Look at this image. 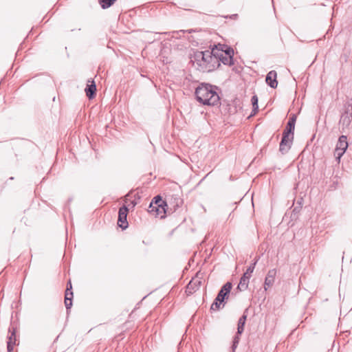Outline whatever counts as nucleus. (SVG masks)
Here are the masks:
<instances>
[{"label":"nucleus","mask_w":352,"mask_h":352,"mask_svg":"<svg viewBox=\"0 0 352 352\" xmlns=\"http://www.w3.org/2000/svg\"><path fill=\"white\" fill-rule=\"evenodd\" d=\"M219 87L207 82H200L195 88V96L198 102L203 105L217 106L221 100L217 93Z\"/></svg>","instance_id":"obj_1"},{"label":"nucleus","mask_w":352,"mask_h":352,"mask_svg":"<svg viewBox=\"0 0 352 352\" xmlns=\"http://www.w3.org/2000/svg\"><path fill=\"white\" fill-rule=\"evenodd\" d=\"M344 111L341 114L339 124L342 131L352 129V99L348 100L344 104Z\"/></svg>","instance_id":"obj_2"},{"label":"nucleus","mask_w":352,"mask_h":352,"mask_svg":"<svg viewBox=\"0 0 352 352\" xmlns=\"http://www.w3.org/2000/svg\"><path fill=\"white\" fill-rule=\"evenodd\" d=\"M214 54L209 50H206L205 60L202 63L201 71L203 72H210L220 67L218 60L214 57Z\"/></svg>","instance_id":"obj_3"},{"label":"nucleus","mask_w":352,"mask_h":352,"mask_svg":"<svg viewBox=\"0 0 352 352\" xmlns=\"http://www.w3.org/2000/svg\"><path fill=\"white\" fill-rule=\"evenodd\" d=\"M259 260V257H256L254 261L251 265L248 267L246 272L243 274L241 278H240L239 283L237 286V289L240 291H244L248 289L250 278L252 276V274L253 273L255 266Z\"/></svg>","instance_id":"obj_4"},{"label":"nucleus","mask_w":352,"mask_h":352,"mask_svg":"<svg viewBox=\"0 0 352 352\" xmlns=\"http://www.w3.org/2000/svg\"><path fill=\"white\" fill-rule=\"evenodd\" d=\"M247 320V315L245 314V311L243 314L239 318L237 324V331L236 335L234 336L232 341V344L231 346V352H235L236 349L238 346L239 342L240 341V336L244 331L245 324Z\"/></svg>","instance_id":"obj_5"},{"label":"nucleus","mask_w":352,"mask_h":352,"mask_svg":"<svg viewBox=\"0 0 352 352\" xmlns=\"http://www.w3.org/2000/svg\"><path fill=\"white\" fill-rule=\"evenodd\" d=\"M348 146L346 136L344 135H341L338 139L335 149V155L338 160H340L341 157L344 155L348 148Z\"/></svg>","instance_id":"obj_6"},{"label":"nucleus","mask_w":352,"mask_h":352,"mask_svg":"<svg viewBox=\"0 0 352 352\" xmlns=\"http://www.w3.org/2000/svg\"><path fill=\"white\" fill-rule=\"evenodd\" d=\"M128 213L129 208L126 206L123 205L119 208L118 226L122 228V230H126L129 227V223L127 221Z\"/></svg>","instance_id":"obj_7"},{"label":"nucleus","mask_w":352,"mask_h":352,"mask_svg":"<svg viewBox=\"0 0 352 352\" xmlns=\"http://www.w3.org/2000/svg\"><path fill=\"white\" fill-rule=\"evenodd\" d=\"M219 106V110L223 116H230L234 114L237 111L236 107L233 104L227 100L219 101L218 104Z\"/></svg>","instance_id":"obj_8"},{"label":"nucleus","mask_w":352,"mask_h":352,"mask_svg":"<svg viewBox=\"0 0 352 352\" xmlns=\"http://www.w3.org/2000/svg\"><path fill=\"white\" fill-rule=\"evenodd\" d=\"M168 206H162V205L154 206L150 204L148 208V212L156 217L164 219L168 212Z\"/></svg>","instance_id":"obj_9"},{"label":"nucleus","mask_w":352,"mask_h":352,"mask_svg":"<svg viewBox=\"0 0 352 352\" xmlns=\"http://www.w3.org/2000/svg\"><path fill=\"white\" fill-rule=\"evenodd\" d=\"M232 288V285L230 282H227L220 289L216 298L217 301L219 302H223V305L226 304V300L228 299L230 291Z\"/></svg>","instance_id":"obj_10"},{"label":"nucleus","mask_w":352,"mask_h":352,"mask_svg":"<svg viewBox=\"0 0 352 352\" xmlns=\"http://www.w3.org/2000/svg\"><path fill=\"white\" fill-rule=\"evenodd\" d=\"M293 140L294 139H292L291 135L283 133L282 138L279 145V151L283 155L287 153L291 148Z\"/></svg>","instance_id":"obj_11"},{"label":"nucleus","mask_w":352,"mask_h":352,"mask_svg":"<svg viewBox=\"0 0 352 352\" xmlns=\"http://www.w3.org/2000/svg\"><path fill=\"white\" fill-rule=\"evenodd\" d=\"M16 327L11 324L8 329V336L7 342V350L8 352H12L13 346L16 344Z\"/></svg>","instance_id":"obj_12"},{"label":"nucleus","mask_w":352,"mask_h":352,"mask_svg":"<svg viewBox=\"0 0 352 352\" xmlns=\"http://www.w3.org/2000/svg\"><path fill=\"white\" fill-rule=\"evenodd\" d=\"M297 119V116L295 113L291 114L289 120L287 123L286 127L283 133L291 135L292 139L294 137L295 124Z\"/></svg>","instance_id":"obj_13"},{"label":"nucleus","mask_w":352,"mask_h":352,"mask_svg":"<svg viewBox=\"0 0 352 352\" xmlns=\"http://www.w3.org/2000/svg\"><path fill=\"white\" fill-rule=\"evenodd\" d=\"M168 203L170 206V210L172 212L176 211L179 208H180L184 203L183 199L178 195H172L168 197Z\"/></svg>","instance_id":"obj_14"},{"label":"nucleus","mask_w":352,"mask_h":352,"mask_svg":"<svg viewBox=\"0 0 352 352\" xmlns=\"http://www.w3.org/2000/svg\"><path fill=\"white\" fill-rule=\"evenodd\" d=\"M277 78V73L275 70H272L267 73L265 78V82L268 86L271 88L275 89L277 87L278 81Z\"/></svg>","instance_id":"obj_15"},{"label":"nucleus","mask_w":352,"mask_h":352,"mask_svg":"<svg viewBox=\"0 0 352 352\" xmlns=\"http://www.w3.org/2000/svg\"><path fill=\"white\" fill-rule=\"evenodd\" d=\"M276 275V269H272L268 271L267 276L265 279L264 289L267 290L269 287L273 285Z\"/></svg>","instance_id":"obj_16"},{"label":"nucleus","mask_w":352,"mask_h":352,"mask_svg":"<svg viewBox=\"0 0 352 352\" xmlns=\"http://www.w3.org/2000/svg\"><path fill=\"white\" fill-rule=\"evenodd\" d=\"M214 57L218 60V63L220 65L221 63L229 66L234 65V58H230L228 56L223 55L222 52H219V54H214Z\"/></svg>","instance_id":"obj_17"},{"label":"nucleus","mask_w":352,"mask_h":352,"mask_svg":"<svg viewBox=\"0 0 352 352\" xmlns=\"http://www.w3.org/2000/svg\"><path fill=\"white\" fill-rule=\"evenodd\" d=\"M89 99H93L96 94V85L94 80H89L88 84L85 89Z\"/></svg>","instance_id":"obj_18"},{"label":"nucleus","mask_w":352,"mask_h":352,"mask_svg":"<svg viewBox=\"0 0 352 352\" xmlns=\"http://www.w3.org/2000/svg\"><path fill=\"white\" fill-rule=\"evenodd\" d=\"M206 51H197L194 53L192 56L193 62L196 63L198 67V69L201 70V67H202V63L204 60H205Z\"/></svg>","instance_id":"obj_19"},{"label":"nucleus","mask_w":352,"mask_h":352,"mask_svg":"<svg viewBox=\"0 0 352 352\" xmlns=\"http://www.w3.org/2000/svg\"><path fill=\"white\" fill-rule=\"evenodd\" d=\"M201 285V281L199 280H195L192 278L187 285L186 292L188 294H192L199 288Z\"/></svg>","instance_id":"obj_20"},{"label":"nucleus","mask_w":352,"mask_h":352,"mask_svg":"<svg viewBox=\"0 0 352 352\" xmlns=\"http://www.w3.org/2000/svg\"><path fill=\"white\" fill-rule=\"evenodd\" d=\"M74 294L72 291H65V305L67 309V312H69V310L71 309L72 306V299H73Z\"/></svg>","instance_id":"obj_21"},{"label":"nucleus","mask_w":352,"mask_h":352,"mask_svg":"<svg viewBox=\"0 0 352 352\" xmlns=\"http://www.w3.org/2000/svg\"><path fill=\"white\" fill-rule=\"evenodd\" d=\"M98 1L101 8L106 10L111 7L116 0H98Z\"/></svg>","instance_id":"obj_22"},{"label":"nucleus","mask_w":352,"mask_h":352,"mask_svg":"<svg viewBox=\"0 0 352 352\" xmlns=\"http://www.w3.org/2000/svg\"><path fill=\"white\" fill-rule=\"evenodd\" d=\"M150 204L154 206L162 205V206H168L167 201L162 199L160 195H157L152 199Z\"/></svg>","instance_id":"obj_23"},{"label":"nucleus","mask_w":352,"mask_h":352,"mask_svg":"<svg viewBox=\"0 0 352 352\" xmlns=\"http://www.w3.org/2000/svg\"><path fill=\"white\" fill-rule=\"evenodd\" d=\"M227 47V45L219 43L218 45H214L210 51L212 52L213 54H219V52L223 53L224 50H226Z\"/></svg>","instance_id":"obj_24"},{"label":"nucleus","mask_w":352,"mask_h":352,"mask_svg":"<svg viewBox=\"0 0 352 352\" xmlns=\"http://www.w3.org/2000/svg\"><path fill=\"white\" fill-rule=\"evenodd\" d=\"M251 102L253 107L252 111L254 112V114H255L258 111V98L256 95H254L252 97Z\"/></svg>","instance_id":"obj_25"},{"label":"nucleus","mask_w":352,"mask_h":352,"mask_svg":"<svg viewBox=\"0 0 352 352\" xmlns=\"http://www.w3.org/2000/svg\"><path fill=\"white\" fill-rule=\"evenodd\" d=\"M234 50L231 47L228 45L226 49L224 50V51H223V55L228 56L230 58H234Z\"/></svg>","instance_id":"obj_26"},{"label":"nucleus","mask_w":352,"mask_h":352,"mask_svg":"<svg viewBox=\"0 0 352 352\" xmlns=\"http://www.w3.org/2000/svg\"><path fill=\"white\" fill-rule=\"evenodd\" d=\"M221 304H223V307H224L223 302L217 301V298H215L214 302L211 305L210 309L213 311L219 310Z\"/></svg>","instance_id":"obj_27"},{"label":"nucleus","mask_w":352,"mask_h":352,"mask_svg":"<svg viewBox=\"0 0 352 352\" xmlns=\"http://www.w3.org/2000/svg\"><path fill=\"white\" fill-rule=\"evenodd\" d=\"M225 19H230L233 20H236L239 18V15L237 14H233L230 15L223 16Z\"/></svg>","instance_id":"obj_28"},{"label":"nucleus","mask_w":352,"mask_h":352,"mask_svg":"<svg viewBox=\"0 0 352 352\" xmlns=\"http://www.w3.org/2000/svg\"><path fill=\"white\" fill-rule=\"evenodd\" d=\"M301 206H296L292 210V215H296L300 210Z\"/></svg>","instance_id":"obj_29"},{"label":"nucleus","mask_w":352,"mask_h":352,"mask_svg":"<svg viewBox=\"0 0 352 352\" xmlns=\"http://www.w3.org/2000/svg\"><path fill=\"white\" fill-rule=\"evenodd\" d=\"M65 291H72V285L70 280L67 283V287Z\"/></svg>","instance_id":"obj_30"},{"label":"nucleus","mask_w":352,"mask_h":352,"mask_svg":"<svg viewBox=\"0 0 352 352\" xmlns=\"http://www.w3.org/2000/svg\"><path fill=\"white\" fill-rule=\"evenodd\" d=\"M131 204L133 205V206H135L137 204V202L135 200H133L131 202Z\"/></svg>","instance_id":"obj_31"},{"label":"nucleus","mask_w":352,"mask_h":352,"mask_svg":"<svg viewBox=\"0 0 352 352\" xmlns=\"http://www.w3.org/2000/svg\"><path fill=\"white\" fill-rule=\"evenodd\" d=\"M194 31H195V30H192V29H190V30H186V32H188V33H191V32H194Z\"/></svg>","instance_id":"obj_32"},{"label":"nucleus","mask_w":352,"mask_h":352,"mask_svg":"<svg viewBox=\"0 0 352 352\" xmlns=\"http://www.w3.org/2000/svg\"><path fill=\"white\" fill-rule=\"evenodd\" d=\"M210 173H208L207 175H206V176L201 180V182H202L206 177H208V175L210 174Z\"/></svg>","instance_id":"obj_33"},{"label":"nucleus","mask_w":352,"mask_h":352,"mask_svg":"<svg viewBox=\"0 0 352 352\" xmlns=\"http://www.w3.org/2000/svg\"><path fill=\"white\" fill-rule=\"evenodd\" d=\"M10 180H13V179H14V177H10Z\"/></svg>","instance_id":"obj_34"}]
</instances>
